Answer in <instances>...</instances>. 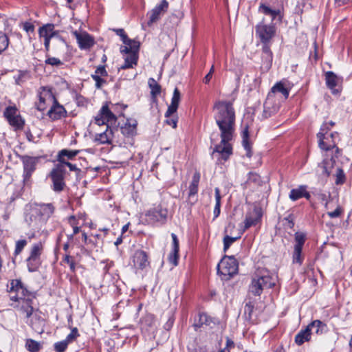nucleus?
<instances>
[{
  "instance_id": "nucleus-19",
  "label": "nucleus",
  "mask_w": 352,
  "mask_h": 352,
  "mask_svg": "<svg viewBox=\"0 0 352 352\" xmlns=\"http://www.w3.org/2000/svg\"><path fill=\"white\" fill-rule=\"evenodd\" d=\"M168 7V3L166 0H162L160 4L157 5L148 14L149 20L148 25L151 26L153 23L157 21L160 16L166 12Z\"/></svg>"
},
{
  "instance_id": "nucleus-40",
  "label": "nucleus",
  "mask_w": 352,
  "mask_h": 352,
  "mask_svg": "<svg viewBox=\"0 0 352 352\" xmlns=\"http://www.w3.org/2000/svg\"><path fill=\"white\" fill-rule=\"evenodd\" d=\"M148 86L151 89L152 98L154 99L156 98V97L161 93V86L153 78L148 79Z\"/></svg>"
},
{
  "instance_id": "nucleus-61",
  "label": "nucleus",
  "mask_w": 352,
  "mask_h": 352,
  "mask_svg": "<svg viewBox=\"0 0 352 352\" xmlns=\"http://www.w3.org/2000/svg\"><path fill=\"white\" fill-rule=\"evenodd\" d=\"M23 29L27 32V33H32L34 31V25L30 23V22H25L23 24Z\"/></svg>"
},
{
  "instance_id": "nucleus-63",
  "label": "nucleus",
  "mask_w": 352,
  "mask_h": 352,
  "mask_svg": "<svg viewBox=\"0 0 352 352\" xmlns=\"http://www.w3.org/2000/svg\"><path fill=\"white\" fill-rule=\"evenodd\" d=\"M171 237L173 239V250H175V252L179 251V240L177 239V235L174 233H172Z\"/></svg>"
},
{
  "instance_id": "nucleus-25",
  "label": "nucleus",
  "mask_w": 352,
  "mask_h": 352,
  "mask_svg": "<svg viewBox=\"0 0 352 352\" xmlns=\"http://www.w3.org/2000/svg\"><path fill=\"white\" fill-rule=\"evenodd\" d=\"M125 45L120 47V52L122 54H138L140 43L139 41L129 38L126 42H123Z\"/></svg>"
},
{
  "instance_id": "nucleus-56",
  "label": "nucleus",
  "mask_w": 352,
  "mask_h": 352,
  "mask_svg": "<svg viewBox=\"0 0 352 352\" xmlns=\"http://www.w3.org/2000/svg\"><path fill=\"white\" fill-rule=\"evenodd\" d=\"M91 77L96 82V87L97 89H100L104 84H106L107 81L102 78V77L98 76L97 75H91Z\"/></svg>"
},
{
  "instance_id": "nucleus-54",
  "label": "nucleus",
  "mask_w": 352,
  "mask_h": 352,
  "mask_svg": "<svg viewBox=\"0 0 352 352\" xmlns=\"http://www.w3.org/2000/svg\"><path fill=\"white\" fill-rule=\"evenodd\" d=\"M68 344L69 343L65 340L56 342L54 344V350L56 352H64L67 349Z\"/></svg>"
},
{
  "instance_id": "nucleus-29",
  "label": "nucleus",
  "mask_w": 352,
  "mask_h": 352,
  "mask_svg": "<svg viewBox=\"0 0 352 352\" xmlns=\"http://www.w3.org/2000/svg\"><path fill=\"white\" fill-rule=\"evenodd\" d=\"M38 34L40 37H43L44 39H51L52 37L57 34V32L54 30V24L47 23L39 28Z\"/></svg>"
},
{
  "instance_id": "nucleus-62",
  "label": "nucleus",
  "mask_w": 352,
  "mask_h": 352,
  "mask_svg": "<svg viewBox=\"0 0 352 352\" xmlns=\"http://www.w3.org/2000/svg\"><path fill=\"white\" fill-rule=\"evenodd\" d=\"M116 34L121 37L122 42H126L127 39H129L127 35L126 34L124 30L123 29H115Z\"/></svg>"
},
{
  "instance_id": "nucleus-51",
  "label": "nucleus",
  "mask_w": 352,
  "mask_h": 352,
  "mask_svg": "<svg viewBox=\"0 0 352 352\" xmlns=\"http://www.w3.org/2000/svg\"><path fill=\"white\" fill-rule=\"evenodd\" d=\"M17 109L14 106H9L4 111V116L8 120L15 115H16Z\"/></svg>"
},
{
  "instance_id": "nucleus-17",
  "label": "nucleus",
  "mask_w": 352,
  "mask_h": 352,
  "mask_svg": "<svg viewBox=\"0 0 352 352\" xmlns=\"http://www.w3.org/2000/svg\"><path fill=\"white\" fill-rule=\"evenodd\" d=\"M41 89V91H38V102L36 103V107L38 111H43L46 109L47 103L52 102L56 97L50 89L42 87Z\"/></svg>"
},
{
  "instance_id": "nucleus-48",
  "label": "nucleus",
  "mask_w": 352,
  "mask_h": 352,
  "mask_svg": "<svg viewBox=\"0 0 352 352\" xmlns=\"http://www.w3.org/2000/svg\"><path fill=\"white\" fill-rule=\"evenodd\" d=\"M346 181V176L343 170L340 168H337L336 172V181L335 183L337 185H342Z\"/></svg>"
},
{
  "instance_id": "nucleus-5",
  "label": "nucleus",
  "mask_w": 352,
  "mask_h": 352,
  "mask_svg": "<svg viewBox=\"0 0 352 352\" xmlns=\"http://www.w3.org/2000/svg\"><path fill=\"white\" fill-rule=\"evenodd\" d=\"M264 19L255 26L256 36L263 45H271L276 35V28L274 24H266Z\"/></svg>"
},
{
  "instance_id": "nucleus-33",
  "label": "nucleus",
  "mask_w": 352,
  "mask_h": 352,
  "mask_svg": "<svg viewBox=\"0 0 352 352\" xmlns=\"http://www.w3.org/2000/svg\"><path fill=\"white\" fill-rule=\"evenodd\" d=\"M276 94H280L283 95L284 100H286L289 94V91L287 88H286L284 84L281 82L276 83L272 88V93L269 94H272L274 96V98H275V95Z\"/></svg>"
},
{
  "instance_id": "nucleus-1",
  "label": "nucleus",
  "mask_w": 352,
  "mask_h": 352,
  "mask_svg": "<svg viewBox=\"0 0 352 352\" xmlns=\"http://www.w3.org/2000/svg\"><path fill=\"white\" fill-rule=\"evenodd\" d=\"M215 122L220 130L222 142L231 141L235 126V112L230 101H217L214 105Z\"/></svg>"
},
{
  "instance_id": "nucleus-37",
  "label": "nucleus",
  "mask_w": 352,
  "mask_h": 352,
  "mask_svg": "<svg viewBox=\"0 0 352 352\" xmlns=\"http://www.w3.org/2000/svg\"><path fill=\"white\" fill-rule=\"evenodd\" d=\"M242 138H243L242 144H243V146L245 150L246 151V156L248 157H251L252 153V150H251L250 142L249 141V135H248V127H245V129L243 130Z\"/></svg>"
},
{
  "instance_id": "nucleus-7",
  "label": "nucleus",
  "mask_w": 352,
  "mask_h": 352,
  "mask_svg": "<svg viewBox=\"0 0 352 352\" xmlns=\"http://www.w3.org/2000/svg\"><path fill=\"white\" fill-rule=\"evenodd\" d=\"M66 169L63 164H56L49 174L52 185V188L56 192H62L66 186L65 176Z\"/></svg>"
},
{
  "instance_id": "nucleus-43",
  "label": "nucleus",
  "mask_w": 352,
  "mask_h": 352,
  "mask_svg": "<svg viewBox=\"0 0 352 352\" xmlns=\"http://www.w3.org/2000/svg\"><path fill=\"white\" fill-rule=\"evenodd\" d=\"M305 186H300L298 188H294L290 191L289 198L292 201H296L303 197Z\"/></svg>"
},
{
  "instance_id": "nucleus-55",
  "label": "nucleus",
  "mask_w": 352,
  "mask_h": 352,
  "mask_svg": "<svg viewBox=\"0 0 352 352\" xmlns=\"http://www.w3.org/2000/svg\"><path fill=\"white\" fill-rule=\"evenodd\" d=\"M179 258V251L172 250L168 256V261L174 266L177 265Z\"/></svg>"
},
{
  "instance_id": "nucleus-24",
  "label": "nucleus",
  "mask_w": 352,
  "mask_h": 352,
  "mask_svg": "<svg viewBox=\"0 0 352 352\" xmlns=\"http://www.w3.org/2000/svg\"><path fill=\"white\" fill-rule=\"evenodd\" d=\"M181 100V94L177 87L175 88L170 105L165 113V117L168 118L177 112Z\"/></svg>"
},
{
  "instance_id": "nucleus-59",
  "label": "nucleus",
  "mask_w": 352,
  "mask_h": 352,
  "mask_svg": "<svg viewBox=\"0 0 352 352\" xmlns=\"http://www.w3.org/2000/svg\"><path fill=\"white\" fill-rule=\"evenodd\" d=\"M92 75H97L100 77H107L108 76V73L104 65H100L96 68L94 74Z\"/></svg>"
},
{
  "instance_id": "nucleus-2",
  "label": "nucleus",
  "mask_w": 352,
  "mask_h": 352,
  "mask_svg": "<svg viewBox=\"0 0 352 352\" xmlns=\"http://www.w3.org/2000/svg\"><path fill=\"white\" fill-rule=\"evenodd\" d=\"M35 298L34 295L28 297L24 300H20L16 305H12L14 308L17 309L20 315L23 316L25 322L31 327V328L38 332L43 331V320L39 316L37 309H34L32 305L33 299Z\"/></svg>"
},
{
  "instance_id": "nucleus-58",
  "label": "nucleus",
  "mask_w": 352,
  "mask_h": 352,
  "mask_svg": "<svg viewBox=\"0 0 352 352\" xmlns=\"http://www.w3.org/2000/svg\"><path fill=\"white\" fill-rule=\"evenodd\" d=\"M46 65H50L52 66H59L63 65L62 61L55 57H49L45 61Z\"/></svg>"
},
{
  "instance_id": "nucleus-21",
  "label": "nucleus",
  "mask_w": 352,
  "mask_h": 352,
  "mask_svg": "<svg viewBox=\"0 0 352 352\" xmlns=\"http://www.w3.org/2000/svg\"><path fill=\"white\" fill-rule=\"evenodd\" d=\"M52 105L47 112V116L53 120H59L67 116V111L64 107L59 104L56 98H54Z\"/></svg>"
},
{
  "instance_id": "nucleus-27",
  "label": "nucleus",
  "mask_w": 352,
  "mask_h": 352,
  "mask_svg": "<svg viewBox=\"0 0 352 352\" xmlns=\"http://www.w3.org/2000/svg\"><path fill=\"white\" fill-rule=\"evenodd\" d=\"M270 47L271 45H263L262 47V67L267 71L271 68L273 60Z\"/></svg>"
},
{
  "instance_id": "nucleus-53",
  "label": "nucleus",
  "mask_w": 352,
  "mask_h": 352,
  "mask_svg": "<svg viewBox=\"0 0 352 352\" xmlns=\"http://www.w3.org/2000/svg\"><path fill=\"white\" fill-rule=\"evenodd\" d=\"M27 243L28 242L25 239L17 241L15 245L14 254H19L22 252L25 246L27 245Z\"/></svg>"
},
{
  "instance_id": "nucleus-57",
  "label": "nucleus",
  "mask_w": 352,
  "mask_h": 352,
  "mask_svg": "<svg viewBox=\"0 0 352 352\" xmlns=\"http://www.w3.org/2000/svg\"><path fill=\"white\" fill-rule=\"evenodd\" d=\"M342 212H343V209L342 208V207L340 206H338L334 211L328 212L327 215L330 218L334 219V218L339 217L342 214Z\"/></svg>"
},
{
  "instance_id": "nucleus-47",
  "label": "nucleus",
  "mask_w": 352,
  "mask_h": 352,
  "mask_svg": "<svg viewBox=\"0 0 352 352\" xmlns=\"http://www.w3.org/2000/svg\"><path fill=\"white\" fill-rule=\"evenodd\" d=\"M8 121L10 125L15 126L18 129L22 128L24 125V121L19 115H15L14 116L9 119Z\"/></svg>"
},
{
  "instance_id": "nucleus-20",
  "label": "nucleus",
  "mask_w": 352,
  "mask_h": 352,
  "mask_svg": "<svg viewBox=\"0 0 352 352\" xmlns=\"http://www.w3.org/2000/svg\"><path fill=\"white\" fill-rule=\"evenodd\" d=\"M279 104L275 102V98L272 94H268L264 104L263 117L268 118L276 113L279 109Z\"/></svg>"
},
{
  "instance_id": "nucleus-23",
  "label": "nucleus",
  "mask_w": 352,
  "mask_h": 352,
  "mask_svg": "<svg viewBox=\"0 0 352 352\" xmlns=\"http://www.w3.org/2000/svg\"><path fill=\"white\" fill-rule=\"evenodd\" d=\"M335 155L331 156L330 159H324L318 166V172L324 177H329L331 173L332 169L334 168L336 164Z\"/></svg>"
},
{
  "instance_id": "nucleus-60",
  "label": "nucleus",
  "mask_w": 352,
  "mask_h": 352,
  "mask_svg": "<svg viewBox=\"0 0 352 352\" xmlns=\"http://www.w3.org/2000/svg\"><path fill=\"white\" fill-rule=\"evenodd\" d=\"M172 116H170V117H168L166 118L167 119L166 120V123L170 126H172L173 128H176L177 127V117L175 116V117H171Z\"/></svg>"
},
{
  "instance_id": "nucleus-44",
  "label": "nucleus",
  "mask_w": 352,
  "mask_h": 352,
  "mask_svg": "<svg viewBox=\"0 0 352 352\" xmlns=\"http://www.w3.org/2000/svg\"><path fill=\"white\" fill-rule=\"evenodd\" d=\"M43 249V245L41 241L33 244V245L31 248L29 256L41 258V255L42 254Z\"/></svg>"
},
{
  "instance_id": "nucleus-46",
  "label": "nucleus",
  "mask_w": 352,
  "mask_h": 352,
  "mask_svg": "<svg viewBox=\"0 0 352 352\" xmlns=\"http://www.w3.org/2000/svg\"><path fill=\"white\" fill-rule=\"evenodd\" d=\"M241 236V234L238 236H236V237L230 236L228 235L225 236L223 238V250H224V252H226L229 249L230 245L234 242H235L239 239H240Z\"/></svg>"
},
{
  "instance_id": "nucleus-14",
  "label": "nucleus",
  "mask_w": 352,
  "mask_h": 352,
  "mask_svg": "<svg viewBox=\"0 0 352 352\" xmlns=\"http://www.w3.org/2000/svg\"><path fill=\"white\" fill-rule=\"evenodd\" d=\"M19 159L23 166V179L28 180L36 169V166L38 162V157H31L28 155H19Z\"/></svg>"
},
{
  "instance_id": "nucleus-34",
  "label": "nucleus",
  "mask_w": 352,
  "mask_h": 352,
  "mask_svg": "<svg viewBox=\"0 0 352 352\" xmlns=\"http://www.w3.org/2000/svg\"><path fill=\"white\" fill-rule=\"evenodd\" d=\"M200 173L199 172H195L192 176V181L189 186V193L188 197L190 198L191 197L195 196L198 192V186L200 181Z\"/></svg>"
},
{
  "instance_id": "nucleus-3",
  "label": "nucleus",
  "mask_w": 352,
  "mask_h": 352,
  "mask_svg": "<svg viewBox=\"0 0 352 352\" xmlns=\"http://www.w3.org/2000/svg\"><path fill=\"white\" fill-rule=\"evenodd\" d=\"M276 281V277L270 275L268 271H261L252 278L249 292L255 296H261L264 289L273 287Z\"/></svg>"
},
{
  "instance_id": "nucleus-8",
  "label": "nucleus",
  "mask_w": 352,
  "mask_h": 352,
  "mask_svg": "<svg viewBox=\"0 0 352 352\" xmlns=\"http://www.w3.org/2000/svg\"><path fill=\"white\" fill-rule=\"evenodd\" d=\"M9 287L10 298L11 300L18 302L25 298L34 295L23 285L21 280L14 279L10 281Z\"/></svg>"
},
{
  "instance_id": "nucleus-41",
  "label": "nucleus",
  "mask_w": 352,
  "mask_h": 352,
  "mask_svg": "<svg viewBox=\"0 0 352 352\" xmlns=\"http://www.w3.org/2000/svg\"><path fill=\"white\" fill-rule=\"evenodd\" d=\"M25 348L30 352H38L41 349L42 346L40 342L29 338L25 341Z\"/></svg>"
},
{
  "instance_id": "nucleus-16",
  "label": "nucleus",
  "mask_w": 352,
  "mask_h": 352,
  "mask_svg": "<svg viewBox=\"0 0 352 352\" xmlns=\"http://www.w3.org/2000/svg\"><path fill=\"white\" fill-rule=\"evenodd\" d=\"M261 209L258 207H254L252 211L248 212L244 221V226L241 231V234L251 226H256L261 221Z\"/></svg>"
},
{
  "instance_id": "nucleus-39",
  "label": "nucleus",
  "mask_w": 352,
  "mask_h": 352,
  "mask_svg": "<svg viewBox=\"0 0 352 352\" xmlns=\"http://www.w3.org/2000/svg\"><path fill=\"white\" fill-rule=\"evenodd\" d=\"M258 11L265 15L270 16L272 21H274L280 13L279 10H272L263 3L260 5Z\"/></svg>"
},
{
  "instance_id": "nucleus-42",
  "label": "nucleus",
  "mask_w": 352,
  "mask_h": 352,
  "mask_svg": "<svg viewBox=\"0 0 352 352\" xmlns=\"http://www.w3.org/2000/svg\"><path fill=\"white\" fill-rule=\"evenodd\" d=\"M214 197H215V206L214 208V217H217L221 212V192L219 188H214Z\"/></svg>"
},
{
  "instance_id": "nucleus-11",
  "label": "nucleus",
  "mask_w": 352,
  "mask_h": 352,
  "mask_svg": "<svg viewBox=\"0 0 352 352\" xmlns=\"http://www.w3.org/2000/svg\"><path fill=\"white\" fill-rule=\"evenodd\" d=\"M168 215L166 209L157 206L151 208L145 213V221L148 224H155V223H164Z\"/></svg>"
},
{
  "instance_id": "nucleus-18",
  "label": "nucleus",
  "mask_w": 352,
  "mask_h": 352,
  "mask_svg": "<svg viewBox=\"0 0 352 352\" xmlns=\"http://www.w3.org/2000/svg\"><path fill=\"white\" fill-rule=\"evenodd\" d=\"M116 116L109 110L107 104L102 107L98 114L95 117L96 123L98 125L107 124L108 122H116Z\"/></svg>"
},
{
  "instance_id": "nucleus-13",
  "label": "nucleus",
  "mask_w": 352,
  "mask_h": 352,
  "mask_svg": "<svg viewBox=\"0 0 352 352\" xmlns=\"http://www.w3.org/2000/svg\"><path fill=\"white\" fill-rule=\"evenodd\" d=\"M34 208L35 214L38 215L42 224L44 226L48 219L54 214L56 208L52 203H39L35 204Z\"/></svg>"
},
{
  "instance_id": "nucleus-6",
  "label": "nucleus",
  "mask_w": 352,
  "mask_h": 352,
  "mask_svg": "<svg viewBox=\"0 0 352 352\" xmlns=\"http://www.w3.org/2000/svg\"><path fill=\"white\" fill-rule=\"evenodd\" d=\"M317 137L318 138L319 147L322 150L329 151L333 148H336L335 157H339L341 153V150L336 146L337 142L340 140L338 132L330 133L329 134H324L322 132H319L317 134Z\"/></svg>"
},
{
  "instance_id": "nucleus-10",
  "label": "nucleus",
  "mask_w": 352,
  "mask_h": 352,
  "mask_svg": "<svg viewBox=\"0 0 352 352\" xmlns=\"http://www.w3.org/2000/svg\"><path fill=\"white\" fill-rule=\"evenodd\" d=\"M294 240L295 244L292 254V261L294 263L301 265L304 259L302 251L306 241V234L303 232H297L294 234Z\"/></svg>"
},
{
  "instance_id": "nucleus-52",
  "label": "nucleus",
  "mask_w": 352,
  "mask_h": 352,
  "mask_svg": "<svg viewBox=\"0 0 352 352\" xmlns=\"http://www.w3.org/2000/svg\"><path fill=\"white\" fill-rule=\"evenodd\" d=\"M128 55L124 58V61L127 64L131 65V66H135L138 63V54H127Z\"/></svg>"
},
{
  "instance_id": "nucleus-28",
  "label": "nucleus",
  "mask_w": 352,
  "mask_h": 352,
  "mask_svg": "<svg viewBox=\"0 0 352 352\" xmlns=\"http://www.w3.org/2000/svg\"><path fill=\"white\" fill-rule=\"evenodd\" d=\"M25 220L28 226L34 230H40L43 226L38 215L35 214L34 207L30 212L25 215Z\"/></svg>"
},
{
  "instance_id": "nucleus-49",
  "label": "nucleus",
  "mask_w": 352,
  "mask_h": 352,
  "mask_svg": "<svg viewBox=\"0 0 352 352\" xmlns=\"http://www.w3.org/2000/svg\"><path fill=\"white\" fill-rule=\"evenodd\" d=\"M79 336L80 333H78V329L76 327H72L71 328V332L67 336L65 340L69 344L74 342Z\"/></svg>"
},
{
  "instance_id": "nucleus-35",
  "label": "nucleus",
  "mask_w": 352,
  "mask_h": 352,
  "mask_svg": "<svg viewBox=\"0 0 352 352\" xmlns=\"http://www.w3.org/2000/svg\"><path fill=\"white\" fill-rule=\"evenodd\" d=\"M27 267L30 272H34L38 270L41 265V258L28 256L26 259Z\"/></svg>"
},
{
  "instance_id": "nucleus-22",
  "label": "nucleus",
  "mask_w": 352,
  "mask_h": 352,
  "mask_svg": "<svg viewBox=\"0 0 352 352\" xmlns=\"http://www.w3.org/2000/svg\"><path fill=\"white\" fill-rule=\"evenodd\" d=\"M74 35L81 50L90 49L94 45L93 37L87 32L79 33L76 31Z\"/></svg>"
},
{
  "instance_id": "nucleus-38",
  "label": "nucleus",
  "mask_w": 352,
  "mask_h": 352,
  "mask_svg": "<svg viewBox=\"0 0 352 352\" xmlns=\"http://www.w3.org/2000/svg\"><path fill=\"white\" fill-rule=\"evenodd\" d=\"M155 324V318L152 314H147L140 320V326L142 329L148 330Z\"/></svg>"
},
{
  "instance_id": "nucleus-30",
  "label": "nucleus",
  "mask_w": 352,
  "mask_h": 352,
  "mask_svg": "<svg viewBox=\"0 0 352 352\" xmlns=\"http://www.w3.org/2000/svg\"><path fill=\"white\" fill-rule=\"evenodd\" d=\"M138 122L135 120H127L123 126L121 127V132L123 135L131 136L135 133Z\"/></svg>"
},
{
  "instance_id": "nucleus-64",
  "label": "nucleus",
  "mask_w": 352,
  "mask_h": 352,
  "mask_svg": "<svg viewBox=\"0 0 352 352\" xmlns=\"http://www.w3.org/2000/svg\"><path fill=\"white\" fill-rule=\"evenodd\" d=\"M58 164H63L64 166H67L71 171H80V169L77 168L76 165L73 164L69 162H61Z\"/></svg>"
},
{
  "instance_id": "nucleus-12",
  "label": "nucleus",
  "mask_w": 352,
  "mask_h": 352,
  "mask_svg": "<svg viewBox=\"0 0 352 352\" xmlns=\"http://www.w3.org/2000/svg\"><path fill=\"white\" fill-rule=\"evenodd\" d=\"M229 142L230 141H226L223 142L221 140L219 144L215 145L212 156L213 157H217L218 164L222 163V161H227L232 155V147L231 144H229Z\"/></svg>"
},
{
  "instance_id": "nucleus-50",
  "label": "nucleus",
  "mask_w": 352,
  "mask_h": 352,
  "mask_svg": "<svg viewBox=\"0 0 352 352\" xmlns=\"http://www.w3.org/2000/svg\"><path fill=\"white\" fill-rule=\"evenodd\" d=\"M63 261L69 265L70 270L72 272H75L76 263L74 261V257L70 256L69 254H66L65 257L63 258Z\"/></svg>"
},
{
  "instance_id": "nucleus-26",
  "label": "nucleus",
  "mask_w": 352,
  "mask_h": 352,
  "mask_svg": "<svg viewBox=\"0 0 352 352\" xmlns=\"http://www.w3.org/2000/svg\"><path fill=\"white\" fill-rule=\"evenodd\" d=\"M211 323H214L212 318H210L205 313H199L194 317L192 326L195 331H197L199 328L205 325H210Z\"/></svg>"
},
{
  "instance_id": "nucleus-15",
  "label": "nucleus",
  "mask_w": 352,
  "mask_h": 352,
  "mask_svg": "<svg viewBox=\"0 0 352 352\" xmlns=\"http://www.w3.org/2000/svg\"><path fill=\"white\" fill-rule=\"evenodd\" d=\"M132 259L133 267L137 270H143L150 266L148 254L142 250H136Z\"/></svg>"
},
{
  "instance_id": "nucleus-36",
  "label": "nucleus",
  "mask_w": 352,
  "mask_h": 352,
  "mask_svg": "<svg viewBox=\"0 0 352 352\" xmlns=\"http://www.w3.org/2000/svg\"><path fill=\"white\" fill-rule=\"evenodd\" d=\"M327 86L333 91L338 82V76L333 72H327L325 74Z\"/></svg>"
},
{
  "instance_id": "nucleus-45",
  "label": "nucleus",
  "mask_w": 352,
  "mask_h": 352,
  "mask_svg": "<svg viewBox=\"0 0 352 352\" xmlns=\"http://www.w3.org/2000/svg\"><path fill=\"white\" fill-rule=\"evenodd\" d=\"M9 43L10 40L8 35L0 31V54L8 47Z\"/></svg>"
},
{
  "instance_id": "nucleus-31",
  "label": "nucleus",
  "mask_w": 352,
  "mask_h": 352,
  "mask_svg": "<svg viewBox=\"0 0 352 352\" xmlns=\"http://www.w3.org/2000/svg\"><path fill=\"white\" fill-rule=\"evenodd\" d=\"M79 153V150L62 149L58 153L57 160L59 163H61L67 162L65 157H67V160H73Z\"/></svg>"
},
{
  "instance_id": "nucleus-4",
  "label": "nucleus",
  "mask_w": 352,
  "mask_h": 352,
  "mask_svg": "<svg viewBox=\"0 0 352 352\" xmlns=\"http://www.w3.org/2000/svg\"><path fill=\"white\" fill-rule=\"evenodd\" d=\"M238 272V262L233 256H225L217 265V273L228 280Z\"/></svg>"
},
{
  "instance_id": "nucleus-32",
  "label": "nucleus",
  "mask_w": 352,
  "mask_h": 352,
  "mask_svg": "<svg viewBox=\"0 0 352 352\" xmlns=\"http://www.w3.org/2000/svg\"><path fill=\"white\" fill-rule=\"evenodd\" d=\"M113 137V131L110 127L107 125V129L105 131L97 134L96 136V140L99 142L100 144H111V139Z\"/></svg>"
},
{
  "instance_id": "nucleus-9",
  "label": "nucleus",
  "mask_w": 352,
  "mask_h": 352,
  "mask_svg": "<svg viewBox=\"0 0 352 352\" xmlns=\"http://www.w3.org/2000/svg\"><path fill=\"white\" fill-rule=\"evenodd\" d=\"M325 325L318 320H314L311 322L307 327L304 329L300 330L295 336V343L301 346L305 342H309L311 340V331L313 328H316V333H318L320 331V329L321 327H324Z\"/></svg>"
}]
</instances>
